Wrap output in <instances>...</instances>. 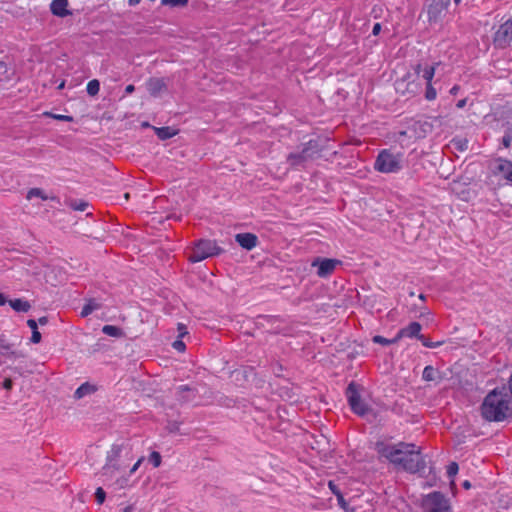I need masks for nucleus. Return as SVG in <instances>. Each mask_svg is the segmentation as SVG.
Instances as JSON below:
<instances>
[{
  "label": "nucleus",
  "instance_id": "f257e3e1",
  "mask_svg": "<svg viewBox=\"0 0 512 512\" xmlns=\"http://www.w3.org/2000/svg\"><path fill=\"white\" fill-rule=\"evenodd\" d=\"M378 452L382 457L408 472L416 473L425 468L420 449L414 444L403 442L397 445L382 444L378 446Z\"/></svg>",
  "mask_w": 512,
  "mask_h": 512
},
{
  "label": "nucleus",
  "instance_id": "f03ea898",
  "mask_svg": "<svg viewBox=\"0 0 512 512\" xmlns=\"http://www.w3.org/2000/svg\"><path fill=\"white\" fill-rule=\"evenodd\" d=\"M481 415L487 421L501 422L512 415L511 397L500 390L487 394L481 405Z\"/></svg>",
  "mask_w": 512,
  "mask_h": 512
},
{
  "label": "nucleus",
  "instance_id": "7ed1b4c3",
  "mask_svg": "<svg viewBox=\"0 0 512 512\" xmlns=\"http://www.w3.org/2000/svg\"><path fill=\"white\" fill-rule=\"evenodd\" d=\"M224 249L220 247L216 240L198 239L193 242L188 260L191 263L201 262L207 258H213L224 253Z\"/></svg>",
  "mask_w": 512,
  "mask_h": 512
},
{
  "label": "nucleus",
  "instance_id": "20e7f679",
  "mask_svg": "<svg viewBox=\"0 0 512 512\" xmlns=\"http://www.w3.org/2000/svg\"><path fill=\"white\" fill-rule=\"evenodd\" d=\"M321 147L317 140L311 139L303 144L301 151L291 152L286 161L292 168L304 167L308 161L320 156Z\"/></svg>",
  "mask_w": 512,
  "mask_h": 512
},
{
  "label": "nucleus",
  "instance_id": "39448f33",
  "mask_svg": "<svg viewBox=\"0 0 512 512\" xmlns=\"http://www.w3.org/2000/svg\"><path fill=\"white\" fill-rule=\"evenodd\" d=\"M403 154L389 149L382 150L375 161V169L382 173H397L403 168Z\"/></svg>",
  "mask_w": 512,
  "mask_h": 512
},
{
  "label": "nucleus",
  "instance_id": "423d86ee",
  "mask_svg": "<svg viewBox=\"0 0 512 512\" xmlns=\"http://www.w3.org/2000/svg\"><path fill=\"white\" fill-rule=\"evenodd\" d=\"M422 507L425 512H452L449 500L440 492L426 495Z\"/></svg>",
  "mask_w": 512,
  "mask_h": 512
},
{
  "label": "nucleus",
  "instance_id": "0eeeda50",
  "mask_svg": "<svg viewBox=\"0 0 512 512\" xmlns=\"http://www.w3.org/2000/svg\"><path fill=\"white\" fill-rule=\"evenodd\" d=\"M199 389L197 386H190L188 384L180 385L176 389V399L179 403H193L194 405H201L202 402L197 399Z\"/></svg>",
  "mask_w": 512,
  "mask_h": 512
},
{
  "label": "nucleus",
  "instance_id": "6e6552de",
  "mask_svg": "<svg viewBox=\"0 0 512 512\" xmlns=\"http://www.w3.org/2000/svg\"><path fill=\"white\" fill-rule=\"evenodd\" d=\"M512 42V21L508 20L501 24L494 35V44L497 47L505 48Z\"/></svg>",
  "mask_w": 512,
  "mask_h": 512
},
{
  "label": "nucleus",
  "instance_id": "1a4fd4ad",
  "mask_svg": "<svg viewBox=\"0 0 512 512\" xmlns=\"http://www.w3.org/2000/svg\"><path fill=\"white\" fill-rule=\"evenodd\" d=\"M339 263L338 260L317 257L312 262V267H317V275L321 278L328 277L333 273L336 265Z\"/></svg>",
  "mask_w": 512,
  "mask_h": 512
},
{
  "label": "nucleus",
  "instance_id": "9d476101",
  "mask_svg": "<svg viewBox=\"0 0 512 512\" xmlns=\"http://www.w3.org/2000/svg\"><path fill=\"white\" fill-rule=\"evenodd\" d=\"M354 413L364 417L367 421H373L376 418L374 411L361 400L356 386L354 385Z\"/></svg>",
  "mask_w": 512,
  "mask_h": 512
},
{
  "label": "nucleus",
  "instance_id": "9b49d317",
  "mask_svg": "<svg viewBox=\"0 0 512 512\" xmlns=\"http://www.w3.org/2000/svg\"><path fill=\"white\" fill-rule=\"evenodd\" d=\"M449 5L450 0H433L427 10L429 22H437Z\"/></svg>",
  "mask_w": 512,
  "mask_h": 512
},
{
  "label": "nucleus",
  "instance_id": "f8f14e48",
  "mask_svg": "<svg viewBox=\"0 0 512 512\" xmlns=\"http://www.w3.org/2000/svg\"><path fill=\"white\" fill-rule=\"evenodd\" d=\"M493 173L512 183V162L498 159L493 164Z\"/></svg>",
  "mask_w": 512,
  "mask_h": 512
},
{
  "label": "nucleus",
  "instance_id": "ddd939ff",
  "mask_svg": "<svg viewBox=\"0 0 512 512\" xmlns=\"http://www.w3.org/2000/svg\"><path fill=\"white\" fill-rule=\"evenodd\" d=\"M235 241L240 247L248 251L254 249L259 243L257 235L250 232L236 234Z\"/></svg>",
  "mask_w": 512,
  "mask_h": 512
},
{
  "label": "nucleus",
  "instance_id": "4468645a",
  "mask_svg": "<svg viewBox=\"0 0 512 512\" xmlns=\"http://www.w3.org/2000/svg\"><path fill=\"white\" fill-rule=\"evenodd\" d=\"M68 0H53L50 4V11L54 16L67 17L72 15V12L67 9Z\"/></svg>",
  "mask_w": 512,
  "mask_h": 512
},
{
  "label": "nucleus",
  "instance_id": "2eb2a0df",
  "mask_svg": "<svg viewBox=\"0 0 512 512\" xmlns=\"http://www.w3.org/2000/svg\"><path fill=\"white\" fill-rule=\"evenodd\" d=\"M146 86L149 94L153 97L159 96L162 91L166 90V83L162 78L152 77L147 81Z\"/></svg>",
  "mask_w": 512,
  "mask_h": 512
},
{
  "label": "nucleus",
  "instance_id": "dca6fc26",
  "mask_svg": "<svg viewBox=\"0 0 512 512\" xmlns=\"http://www.w3.org/2000/svg\"><path fill=\"white\" fill-rule=\"evenodd\" d=\"M421 325L418 322H411L407 327L401 329L397 335L398 339L402 337H409L413 338L416 337L418 339V336H423L420 334L421 331Z\"/></svg>",
  "mask_w": 512,
  "mask_h": 512
},
{
  "label": "nucleus",
  "instance_id": "f3484780",
  "mask_svg": "<svg viewBox=\"0 0 512 512\" xmlns=\"http://www.w3.org/2000/svg\"><path fill=\"white\" fill-rule=\"evenodd\" d=\"M13 345L9 343L4 335H0V354L7 357H20L21 353L12 350Z\"/></svg>",
  "mask_w": 512,
  "mask_h": 512
},
{
  "label": "nucleus",
  "instance_id": "a211bd4d",
  "mask_svg": "<svg viewBox=\"0 0 512 512\" xmlns=\"http://www.w3.org/2000/svg\"><path fill=\"white\" fill-rule=\"evenodd\" d=\"M97 391V387L89 382L81 384L74 393L75 399H81L87 395H91Z\"/></svg>",
  "mask_w": 512,
  "mask_h": 512
},
{
  "label": "nucleus",
  "instance_id": "6ab92c4d",
  "mask_svg": "<svg viewBox=\"0 0 512 512\" xmlns=\"http://www.w3.org/2000/svg\"><path fill=\"white\" fill-rule=\"evenodd\" d=\"M102 307V304L98 302L95 298L87 299L82 310L80 312L81 317H87L95 310H98Z\"/></svg>",
  "mask_w": 512,
  "mask_h": 512
},
{
  "label": "nucleus",
  "instance_id": "aec40b11",
  "mask_svg": "<svg viewBox=\"0 0 512 512\" xmlns=\"http://www.w3.org/2000/svg\"><path fill=\"white\" fill-rule=\"evenodd\" d=\"M155 134L160 140H168L177 134V130L169 126L158 127L155 128Z\"/></svg>",
  "mask_w": 512,
  "mask_h": 512
},
{
  "label": "nucleus",
  "instance_id": "412c9836",
  "mask_svg": "<svg viewBox=\"0 0 512 512\" xmlns=\"http://www.w3.org/2000/svg\"><path fill=\"white\" fill-rule=\"evenodd\" d=\"M102 333L114 338H122L125 336L123 329L114 325H104L102 327Z\"/></svg>",
  "mask_w": 512,
  "mask_h": 512
},
{
  "label": "nucleus",
  "instance_id": "4be33fe9",
  "mask_svg": "<svg viewBox=\"0 0 512 512\" xmlns=\"http://www.w3.org/2000/svg\"><path fill=\"white\" fill-rule=\"evenodd\" d=\"M9 304L16 312H28L31 308V305L27 300L20 298L10 300Z\"/></svg>",
  "mask_w": 512,
  "mask_h": 512
},
{
  "label": "nucleus",
  "instance_id": "5701e85b",
  "mask_svg": "<svg viewBox=\"0 0 512 512\" xmlns=\"http://www.w3.org/2000/svg\"><path fill=\"white\" fill-rule=\"evenodd\" d=\"M66 205L74 211H85L89 203L82 199H69L66 201Z\"/></svg>",
  "mask_w": 512,
  "mask_h": 512
},
{
  "label": "nucleus",
  "instance_id": "b1692460",
  "mask_svg": "<svg viewBox=\"0 0 512 512\" xmlns=\"http://www.w3.org/2000/svg\"><path fill=\"white\" fill-rule=\"evenodd\" d=\"M438 378L440 379V373L433 366L428 365L424 368L422 373V379L424 381H435Z\"/></svg>",
  "mask_w": 512,
  "mask_h": 512
},
{
  "label": "nucleus",
  "instance_id": "393cba45",
  "mask_svg": "<svg viewBox=\"0 0 512 512\" xmlns=\"http://www.w3.org/2000/svg\"><path fill=\"white\" fill-rule=\"evenodd\" d=\"M416 72L418 74L422 73L421 74L422 78L427 81V84L428 83L431 84V81L435 74V68H434V66H426V67H424V69L421 70V66L418 65Z\"/></svg>",
  "mask_w": 512,
  "mask_h": 512
},
{
  "label": "nucleus",
  "instance_id": "a878e982",
  "mask_svg": "<svg viewBox=\"0 0 512 512\" xmlns=\"http://www.w3.org/2000/svg\"><path fill=\"white\" fill-rule=\"evenodd\" d=\"M33 197H39L42 200L46 201L49 197L44 193V191L40 188H31L26 195L28 200H31Z\"/></svg>",
  "mask_w": 512,
  "mask_h": 512
},
{
  "label": "nucleus",
  "instance_id": "bb28decb",
  "mask_svg": "<svg viewBox=\"0 0 512 512\" xmlns=\"http://www.w3.org/2000/svg\"><path fill=\"white\" fill-rule=\"evenodd\" d=\"M100 82L97 79L90 80L87 84L86 91L90 96H95L99 93Z\"/></svg>",
  "mask_w": 512,
  "mask_h": 512
},
{
  "label": "nucleus",
  "instance_id": "cd10ccee",
  "mask_svg": "<svg viewBox=\"0 0 512 512\" xmlns=\"http://www.w3.org/2000/svg\"><path fill=\"white\" fill-rule=\"evenodd\" d=\"M148 461L153 465L154 468H157L162 463V456L158 451H152L148 457Z\"/></svg>",
  "mask_w": 512,
  "mask_h": 512
},
{
  "label": "nucleus",
  "instance_id": "c85d7f7f",
  "mask_svg": "<svg viewBox=\"0 0 512 512\" xmlns=\"http://www.w3.org/2000/svg\"><path fill=\"white\" fill-rule=\"evenodd\" d=\"M372 340H373L374 343L387 346V345L396 343L399 339H398L397 336L395 338H393V339H387V338H385L383 336L376 335V336L373 337Z\"/></svg>",
  "mask_w": 512,
  "mask_h": 512
},
{
  "label": "nucleus",
  "instance_id": "c756f323",
  "mask_svg": "<svg viewBox=\"0 0 512 512\" xmlns=\"http://www.w3.org/2000/svg\"><path fill=\"white\" fill-rule=\"evenodd\" d=\"M234 373L237 376H242L245 380L248 379L249 376L254 375V368L251 366L243 367L242 369L235 370Z\"/></svg>",
  "mask_w": 512,
  "mask_h": 512
},
{
  "label": "nucleus",
  "instance_id": "7c9ffc66",
  "mask_svg": "<svg viewBox=\"0 0 512 512\" xmlns=\"http://www.w3.org/2000/svg\"><path fill=\"white\" fill-rule=\"evenodd\" d=\"M188 1L189 0H161V4L171 7H183L188 4Z\"/></svg>",
  "mask_w": 512,
  "mask_h": 512
},
{
  "label": "nucleus",
  "instance_id": "2f4dec72",
  "mask_svg": "<svg viewBox=\"0 0 512 512\" xmlns=\"http://www.w3.org/2000/svg\"><path fill=\"white\" fill-rule=\"evenodd\" d=\"M418 339L422 342V344L425 347H428V348H436V347L441 346L444 343L443 341L432 342V341L428 340L424 335L418 336Z\"/></svg>",
  "mask_w": 512,
  "mask_h": 512
},
{
  "label": "nucleus",
  "instance_id": "473e14b6",
  "mask_svg": "<svg viewBox=\"0 0 512 512\" xmlns=\"http://www.w3.org/2000/svg\"><path fill=\"white\" fill-rule=\"evenodd\" d=\"M345 396L348 408L352 411V381L349 382L345 388Z\"/></svg>",
  "mask_w": 512,
  "mask_h": 512
},
{
  "label": "nucleus",
  "instance_id": "72a5a7b5",
  "mask_svg": "<svg viewBox=\"0 0 512 512\" xmlns=\"http://www.w3.org/2000/svg\"><path fill=\"white\" fill-rule=\"evenodd\" d=\"M95 499L98 504H103L106 499V492L102 487H98L95 491Z\"/></svg>",
  "mask_w": 512,
  "mask_h": 512
},
{
  "label": "nucleus",
  "instance_id": "f704fd0d",
  "mask_svg": "<svg viewBox=\"0 0 512 512\" xmlns=\"http://www.w3.org/2000/svg\"><path fill=\"white\" fill-rule=\"evenodd\" d=\"M437 96V92L436 90L433 88V86L431 84H427V87H426V92H425V98L429 101H432L436 98Z\"/></svg>",
  "mask_w": 512,
  "mask_h": 512
},
{
  "label": "nucleus",
  "instance_id": "c9c22d12",
  "mask_svg": "<svg viewBox=\"0 0 512 512\" xmlns=\"http://www.w3.org/2000/svg\"><path fill=\"white\" fill-rule=\"evenodd\" d=\"M458 464L456 462H451L447 467V474L449 477H454L458 472Z\"/></svg>",
  "mask_w": 512,
  "mask_h": 512
},
{
  "label": "nucleus",
  "instance_id": "e433bc0d",
  "mask_svg": "<svg viewBox=\"0 0 512 512\" xmlns=\"http://www.w3.org/2000/svg\"><path fill=\"white\" fill-rule=\"evenodd\" d=\"M48 115L51 116L53 119H56L59 121H65V122L73 121V117L70 115L52 114V113H49Z\"/></svg>",
  "mask_w": 512,
  "mask_h": 512
},
{
  "label": "nucleus",
  "instance_id": "4c0bfd02",
  "mask_svg": "<svg viewBox=\"0 0 512 512\" xmlns=\"http://www.w3.org/2000/svg\"><path fill=\"white\" fill-rule=\"evenodd\" d=\"M512 141V131H507L502 138V144L505 148L510 147Z\"/></svg>",
  "mask_w": 512,
  "mask_h": 512
},
{
  "label": "nucleus",
  "instance_id": "58836bf2",
  "mask_svg": "<svg viewBox=\"0 0 512 512\" xmlns=\"http://www.w3.org/2000/svg\"><path fill=\"white\" fill-rule=\"evenodd\" d=\"M2 388L10 391L13 388V381L11 378H5L1 384Z\"/></svg>",
  "mask_w": 512,
  "mask_h": 512
},
{
  "label": "nucleus",
  "instance_id": "ea45409f",
  "mask_svg": "<svg viewBox=\"0 0 512 512\" xmlns=\"http://www.w3.org/2000/svg\"><path fill=\"white\" fill-rule=\"evenodd\" d=\"M42 339V336H41V333L37 330H34L32 331V335H31V342L32 343H39Z\"/></svg>",
  "mask_w": 512,
  "mask_h": 512
},
{
  "label": "nucleus",
  "instance_id": "a19ab883",
  "mask_svg": "<svg viewBox=\"0 0 512 512\" xmlns=\"http://www.w3.org/2000/svg\"><path fill=\"white\" fill-rule=\"evenodd\" d=\"M329 486H330V488H331L332 490H334V485H333V483H332V482H330V483H329ZM333 492L337 495L338 500H339V503H341L342 507L346 509V506H345L346 504H345V502H344V500H343L342 495H341L340 493H338V492H335V491H333Z\"/></svg>",
  "mask_w": 512,
  "mask_h": 512
},
{
  "label": "nucleus",
  "instance_id": "79ce46f5",
  "mask_svg": "<svg viewBox=\"0 0 512 512\" xmlns=\"http://www.w3.org/2000/svg\"><path fill=\"white\" fill-rule=\"evenodd\" d=\"M143 460H144V457H141L140 459H138L137 462L131 467L129 473L130 474L135 473L138 470V468L140 467V465L143 462Z\"/></svg>",
  "mask_w": 512,
  "mask_h": 512
},
{
  "label": "nucleus",
  "instance_id": "37998d69",
  "mask_svg": "<svg viewBox=\"0 0 512 512\" xmlns=\"http://www.w3.org/2000/svg\"><path fill=\"white\" fill-rule=\"evenodd\" d=\"M173 346L175 349H177L178 351H184L185 350V344L184 342L180 341V340H176L174 343H173Z\"/></svg>",
  "mask_w": 512,
  "mask_h": 512
},
{
  "label": "nucleus",
  "instance_id": "c03bdc74",
  "mask_svg": "<svg viewBox=\"0 0 512 512\" xmlns=\"http://www.w3.org/2000/svg\"><path fill=\"white\" fill-rule=\"evenodd\" d=\"M27 325L28 327L34 331V330H37L38 329V325H37V321L34 320V319H28L27 320Z\"/></svg>",
  "mask_w": 512,
  "mask_h": 512
},
{
  "label": "nucleus",
  "instance_id": "a18cd8bd",
  "mask_svg": "<svg viewBox=\"0 0 512 512\" xmlns=\"http://www.w3.org/2000/svg\"><path fill=\"white\" fill-rule=\"evenodd\" d=\"M134 91H135V86H134V85H132V84H129V85H127V86H126V88H125V94H124V96L129 95V94L133 93Z\"/></svg>",
  "mask_w": 512,
  "mask_h": 512
},
{
  "label": "nucleus",
  "instance_id": "49530a36",
  "mask_svg": "<svg viewBox=\"0 0 512 512\" xmlns=\"http://www.w3.org/2000/svg\"><path fill=\"white\" fill-rule=\"evenodd\" d=\"M381 31V24L380 23H375L374 26H373V30H372V33L373 35H378Z\"/></svg>",
  "mask_w": 512,
  "mask_h": 512
},
{
  "label": "nucleus",
  "instance_id": "de8ad7c7",
  "mask_svg": "<svg viewBox=\"0 0 512 512\" xmlns=\"http://www.w3.org/2000/svg\"><path fill=\"white\" fill-rule=\"evenodd\" d=\"M12 370L16 373H18L19 375H24L25 371L23 370L22 366H15L12 368Z\"/></svg>",
  "mask_w": 512,
  "mask_h": 512
},
{
  "label": "nucleus",
  "instance_id": "09e8293b",
  "mask_svg": "<svg viewBox=\"0 0 512 512\" xmlns=\"http://www.w3.org/2000/svg\"><path fill=\"white\" fill-rule=\"evenodd\" d=\"M120 451H121L120 446H118V445H113V446H112L111 452H112L115 456H118V455H119V453H120Z\"/></svg>",
  "mask_w": 512,
  "mask_h": 512
},
{
  "label": "nucleus",
  "instance_id": "8fccbe9b",
  "mask_svg": "<svg viewBox=\"0 0 512 512\" xmlns=\"http://www.w3.org/2000/svg\"><path fill=\"white\" fill-rule=\"evenodd\" d=\"M8 302L5 294L0 293V306H4Z\"/></svg>",
  "mask_w": 512,
  "mask_h": 512
},
{
  "label": "nucleus",
  "instance_id": "3c124183",
  "mask_svg": "<svg viewBox=\"0 0 512 512\" xmlns=\"http://www.w3.org/2000/svg\"><path fill=\"white\" fill-rule=\"evenodd\" d=\"M40 324V325H45L48 323V318L46 316H42L38 319L37 321V324Z\"/></svg>",
  "mask_w": 512,
  "mask_h": 512
},
{
  "label": "nucleus",
  "instance_id": "603ef678",
  "mask_svg": "<svg viewBox=\"0 0 512 512\" xmlns=\"http://www.w3.org/2000/svg\"><path fill=\"white\" fill-rule=\"evenodd\" d=\"M466 102H467V100H466V99H461V100H459V101L457 102L456 107H457V108H459V109H461V108H463V107L466 105Z\"/></svg>",
  "mask_w": 512,
  "mask_h": 512
},
{
  "label": "nucleus",
  "instance_id": "864d4df0",
  "mask_svg": "<svg viewBox=\"0 0 512 512\" xmlns=\"http://www.w3.org/2000/svg\"><path fill=\"white\" fill-rule=\"evenodd\" d=\"M127 481H128V480H127L126 478H124V479H119V480H117V484L119 485V487H120V488H124V487H125V485H126V483H127Z\"/></svg>",
  "mask_w": 512,
  "mask_h": 512
},
{
  "label": "nucleus",
  "instance_id": "5fc2aeb1",
  "mask_svg": "<svg viewBox=\"0 0 512 512\" xmlns=\"http://www.w3.org/2000/svg\"><path fill=\"white\" fill-rule=\"evenodd\" d=\"M122 512H134V507L132 505L126 506Z\"/></svg>",
  "mask_w": 512,
  "mask_h": 512
},
{
  "label": "nucleus",
  "instance_id": "6e6d98bb",
  "mask_svg": "<svg viewBox=\"0 0 512 512\" xmlns=\"http://www.w3.org/2000/svg\"><path fill=\"white\" fill-rule=\"evenodd\" d=\"M420 125H421V127H424V128H423L424 133H426V132H427V129H426V128L431 129V125H430V124H428L427 122H425V123H423V124H420Z\"/></svg>",
  "mask_w": 512,
  "mask_h": 512
},
{
  "label": "nucleus",
  "instance_id": "4d7b16f0",
  "mask_svg": "<svg viewBox=\"0 0 512 512\" xmlns=\"http://www.w3.org/2000/svg\"><path fill=\"white\" fill-rule=\"evenodd\" d=\"M459 90V87L458 86H453L450 90V93L453 94V95H456L457 92Z\"/></svg>",
  "mask_w": 512,
  "mask_h": 512
},
{
  "label": "nucleus",
  "instance_id": "13d9d810",
  "mask_svg": "<svg viewBox=\"0 0 512 512\" xmlns=\"http://www.w3.org/2000/svg\"><path fill=\"white\" fill-rule=\"evenodd\" d=\"M141 0H128L130 6H135L140 3Z\"/></svg>",
  "mask_w": 512,
  "mask_h": 512
},
{
  "label": "nucleus",
  "instance_id": "bf43d9fd",
  "mask_svg": "<svg viewBox=\"0 0 512 512\" xmlns=\"http://www.w3.org/2000/svg\"><path fill=\"white\" fill-rule=\"evenodd\" d=\"M462 486L465 488V489H469L471 487V484L468 480L464 481Z\"/></svg>",
  "mask_w": 512,
  "mask_h": 512
},
{
  "label": "nucleus",
  "instance_id": "052dcab7",
  "mask_svg": "<svg viewBox=\"0 0 512 512\" xmlns=\"http://www.w3.org/2000/svg\"><path fill=\"white\" fill-rule=\"evenodd\" d=\"M509 389H510V392L512 395V375L510 376V380H509Z\"/></svg>",
  "mask_w": 512,
  "mask_h": 512
},
{
  "label": "nucleus",
  "instance_id": "680f3d73",
  "mask_svg": "<svg viewBox=\"0 0 512 512\" xmlns=\"http://www.w3.org/2000/svg\"><path fill=\"white\" fill-rule=\"evenodd\" d=\"M181 329H186L183 324H179V330H181Z\"/></svg>",
  "mask_w": 512,
  "mask_h": 512
},
{
  "label": "nucleus",
  "instance_id": "e2e57ef3",
  "mask_svg": "<svg viewBox=\"0 0 512 512\" xmlns=\"http://www.w3.org/2000/svg\"><path fill=\"white\" fill-rule=\"evenodd\" d=\"M461 1L462 0H454V3L458 5Z\"/></svg>",
  "mask_w": 512,
  "mask_h": 512
},
{
  "label": "nucleus",
  "instance_id": "0e129e2a",
  "mask_svg": "<svg viewBox=\"0 0 512 512\" xmlns=\"http://www.w3.org/2000/svg\"><path fill=\"white\" fill-rule=\"evenodd\" d=\"M420 299L424 300L425 299V296L423 294H420L419 296Z\"/></svg>",
  "mask_w": 512,
  "mask_h": 512
}]
</instances>
